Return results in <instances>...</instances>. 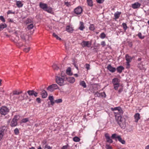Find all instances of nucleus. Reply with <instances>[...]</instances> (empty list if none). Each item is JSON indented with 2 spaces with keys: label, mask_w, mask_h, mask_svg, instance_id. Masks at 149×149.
Returning a JSON list of instances; mask_svg holds the SVG:
<instances>
[{
  "label": "nucleus",
  "mask_w": 149,
  "mask_h": 149,
  "mask_svg": "<svg viewBox=\"0 0 149 149\" xmlns=\"http://www.w3.org/2000/svg\"><path fill=\"white\" fill-rule=\"evenodd\" d=\"M112 111H115L114 112L116 119L118 124L122 129H124L126 127V119L123 116L120 115L123 113V111L121 108L120 107L112 108Z\"/></svg>",
  "instance_id": "obj_1"
},
{
  "label": "nucleus",
  "mask_w": 149,
  "mask_h": 149,
  "mask_svg": "<svg viewBox=\"0 0 149 149\" xmlns=\"http://www.w3.org/2000/svg\"><path fill=\"white\" fill-rule=\"evenodd\" d=\"M22 93L23 91L22 90H13L10 94V99L12 100L18 99L19 95Z\"/></svg>",
  "instance_id": "obj_2"
},
{
  "label": "nucleus",
  "mask_w": 149,
  "mask_h": 149,
  "mask_svg": "<svg viewBox=\"0 0 149 149\" xmlns=\"http://www.w3.org/2000/svg\"><path fill=\"white\" fill-rule=\"evenodd\" d=\"M39 7L43 10L48 13H53L52 8L50 7H48L46 3L40 2L39 3Z\"/></svg>",
  "instance_id": "obj_3"
},
{
  "label": "nucleus",
  "mask_w": 149,
  "mask_h": 149,
  "mask_svg": "<svg viewBox=\"0 0 149 149\" xmlns=\"http://www.w3.org/2000/svg\"><path fill=\"white\" fill-rule=\"evenodd\" d=\"M65 79H66L65 77L61 78L58 76L56 77V83L61 86H63L65 84L64 83V80Z\"/></svg>",
  "instance_id": "obj_4"
},
{
  "label": "nucleus",
  "mask_w": 149,
  "mask_h": 149,
  "mask_svg": "<svg viewBox=\"0 0 149 149\" xmlns=\"http://www.w3.org/2000/svg\"><path fill=\"white\" fill-rule=\"evenodd\" d=\"M112 139H114L116 141L118 140L123 144H125V141L122 139L120 136H118L115 134H112Z\"/></svg>",
  "instance_id": "obj_5"
},
{
  "label": "nucleus",
  "mask_w": 149,
  "mask_h": 149,
  "mask_svg": "<svg viewBox=\"0 0 149 149\" xmlns=\"http://www.w3.org/2000/svg\"><path fill=\"white\" fill-rule=\"evenodd\" d=\"M9 111V109L6 107H3L0 109V113L2 115H5L8 114Z\"/></svg>",
  "instance_id": "obj_6"
},
{
  "label": "nucleus",
  "mask_w": 149,
  "mask_h": 149,
  "mask_svg": "<svg viewBox=\"0 0 149 149\" xmlns=\"http://www.w3.org/2000/svg\"><path fill=\"white\" fill-rule=\"evenodd\" d=\"M20 33H21L20 38L21 40L24 42H26V41L29 39V36L23 31H21Z\"/></svg>",
  "instance_id": "obj_7"
},
{
  "label": "nucleus",
  "mask_w": 149,
  "mask_h": 149,
  "mask_svg": "<svg viewBox=\"0 0 149 149\" xmlns=\"http://www.w3.org/2000/svg\"><path fill=\"white\" fill-rule=\"evenodd\" d=\"M28 98L26 92L20 94L18 96V100L19 101H22L26 100Z\"/></svg>",
  "instance_id": "obj_8"
},
{
  "label": "nucleus",
  "mask_w": 149,
  "mask_h": 149,
  "mask_svg": "<svg viewBox=\"0 0 149 149\" xmlns=\"http://www.w3.org/2000/svg\"><path fill=\"white\" fill-rule=\"evenodd\" d=\"M125 60L127 61L126 63V65L127 66L126 68H130V63L131 62L132 60V58L131 56H129L128 54H127L125 55Z\"/></svg>",
  "instance_id": "obj_9"
},
{
  "label": "nucleus",
  "mask_w": 149,
  "mask_h": 149,
  "mask_svg": "<svg viewBox=\"0 0 149 149\" xmlns=\"http://www.w3.org/2000/svg\"><path fill=\"white\" fill-rule=\"evenodd\" d=\"M58 88V86L56 84H52V85L49 86L47 89L48 91L50 92H53L55 90L57 89Z\"/></svg>",
  "instance_id": "obj_10"
},
{
  "label": "nucleus",
  "mask_w": 149,
  "mask_h": 149,
  "mask_svg": "<svg viewBox=\"0 0 149 149\" xmlns=\"http://www.w3.org/2000/svg\"><path fill=\"white\" fill-rule=\"evenodd\" d=\"M14 41L15 43H16L17 46L19 47H20L23 46V43L19 41L18 36H16V37L14 39Z\"/></svg>",
  "instance_id": "obj_11"
},
{
  "label": "nucleus",
  "mask_w": 149,
  "mask_h": 149,
  "mask_svg": "<svg viewBox=\"0 0 149 149\" xmlns=\"http://www.w3.org/2000/svg\"><path fill=\"white\" fill-rule=\"evenodd\" d=\"M18 116L15 115L14 116V118L11 121L10 125L11 127H14L16 126L17 124V121L18 119H17Z\"/></svg>",
  "instance_id": "obj_12"
},
{
  "label": "nucleus",
  "mask_w": 149,
  "mask_h": 149,
  "mask_svg": "<svg viewBox=\"0 0 149 149\" xmlns=\"http://www.w3.org/2000/svg\"><path fill=\"white\" fill-rule=\"evenodd\" d=\"M81 45L83 47H90L91 45V42L88 41H83L81 43Z\"/></svg>",
  "instance_id": "obj_13"
},
{
  "label": "nucleus",
  "mask_w": 149,
  "mask_h": 149,
  "mask_svg": "<svg viewBox=\"0 0 149 149\" xmlns=\"http://www.w3.org/2000/svg\"><path fill=\"white\" fill-rule=\"evenodd\" d=\"M26 92L29 96L34 95L35 97H37L38 96V93L33 90H29Z\"/></svg>",
  "instance_id": "obj_14"
},
{
  "label": "nucleus",
  "mask_w": 149,
  "mask_h": 149,
  "mask_svg": "<svg viewBox=\"0 0 149 149\" xmlns=\"http://www.w3.org/2000/svg\"><path fill=\"white\" fill-rule=\"evenodd\" d=\"M83 9L80 6H78L74 10V13L77 14H81L82 12Z\"/></svg>",
  "instance_id": "obj_15"
},
{
  "label": "nucleus",
  "mask_w": 149,
  "mask_h": 149,
  "mask_svg": "<svg viewBox=\"0 0 149 149\" xmlns=\"http://www.w3.org/2000/svg\"><path fill=\"white\" fill-rule=\"evenodd\" d=\"M66 31L70 33H72L74 30L73 27L70 25H68L66 27Z\"/></svg>",
  "instance_id": "obj_16"
},
{
  "label": "nucleus",
  "mask_w": 149,
  "mask_h": 149,
  "mask_svg": "<svg viewBox=\"0 0 149 149\" xmlns=\"http://www.w3.org/2000/svg\"><path fill=\"white\" fill-rule=\"evenodd\" d=\"M141 4L137 2L132 4V7L133 9H136L139 8Z\"/></svg>",
  "instance_id": "obj_17"
},
{
  "label": "nucleus",
  "mask_w": 149,
  "mask_h": 149,
  "mask_svg": "<svg viewBox=\"0 0 149 149\" xmlns=\"http://www.w3.org/2000/svg\"><path fill=\"white\" fill-rule=\"evenodd\" d=\"M105 136L107 142L109 143H111L112 139H110L109 134L107 133H106L105 134Z\"/></svg>",
  "instance_id": "obj_18"
},
{
  "label": "nucleus",
  "mask_w": 149,
  "mask_h": 149,
  "mask_svg": "<svg viewBox=\"0 0 149 149\" xmlns=\"http://www.w3.org/2000/svg\"><path fill=\"white\" fill-rule=\"evenodd\" d=\"M40 95L42 98H45L47 96V92L44 90L42 91V92L40 93Z\"/></svg>",
  "instance_id": "obj_19"
},
{
  "label": "nucleus",
  "mask_w": 149,
  "mask_h": 149,
  "mask_svg": "<svg viewBox=\"0 0 149 149\" xmlns=\"http://www.w3.org/2000/svg\"><path fill=\"white\" fill-rule=\"evenodd\" d=\"M121 14V12H117L114 14V18H113L115 20L119 18Z\"/></svg>",
  "instance_id": "obj_20"
},
{
  "label": "nucleus",
  "mask_w": 149,
  "mask_h": 149,
  "mask_svg": "<svg viewBox=\"0 0 149 149\" xmlns=\"http://www.w3.org/2000/svg\"><path fill=\"white\" fill-rule=\"evenodd\" d=\"M79 27V29L81 31H83L85 28V26H84V24L83 22H80Z\"/></svg>",
  "instance_id": "obj_21"
},
{
  "label": "nucleus",
  "mask_w": 149,
  "mask_h": 149,
  "mask_svg": "<svg viewBox=\"0 0 149 149\" xmlns=\"http://www.w3.org/2000/svg\"><path fill=\"white\" fill-rule=\"evenodd\" d=\"M140 114L138 113L135 114L134 117L135 120V122L137 123L138 122L139 120L140 119Z\"/></svg>",
  "instance_id": "obj_22"
},
{
  "label": "nucleus",
  "mask_w": 149,
  "mask_h": 149,
  "mask_svg": "<svg viewBox=\"0 0 149 149\" xmlns=\"http://www.w3.org/2000/svg\"><path fill=\"white\" fill-rule=\"evenodd\" d=\"M124 68L122 66H120L117 68L116 70L117 72L120 73L122 72V71L124 70Z\"/></svg>",
  "instance_id": "obj_23"
},
{
  "label": "nucleus",
  "mask_w": 149,
  "mask_h": 149,
  "mask_svg": "<svg viewBox=\"0 0 149 149\" xmlns=\"http://www.w3.org/2000/svg\"><path fill=\"white\" fill-rule=\"evenodd\" d=\"M68 81L70 83H73L75 81V79L73 77H70L68 78H66Z\"/></svg>",
  "instance_id": "obj_24"
},
{
  "label": "nucleus",
  "mask_w": 149,
  "mask_h": 149,
  "mask_svg": "<svg viewBox=\"0 0 149 149\" xmlns=\"http://www.w3.org/2000/svg\"><path fill=\"white\" fill-rule=\"evenodd\" d=\"M120 81L117 78H115L112 80V82L114 84H119Z\"/></svg>",
  "instance_id": "obj_25"
},
{
  "label": "nucleus",
  "mask_w": 149,
  "mask_h": 149,
  "mask_svg": "<svg viewBox=\"0 0 149 149\" xmlns=\"http://www.w3.org/2000/svg\"><path fill=\"white\" fill-rule=\"evenodd\" d=\"M16 4L17 7L18 8H21L23 6V4L22 3L21 1H17Z\"/></svg>",
  "instance_id": "obj_26"
},
{
  "label": "nucleus",
  "mask_w": 149,
  "mask_h": 149,
  "mask_svg": "<svg viewBox=\"0 0 149 149\" xmlns=\"http://www.w3.org/2000/svg\"><path fill=\"white\" fill-rule=\"evenodd\" d=\"M89 29L90 30L93 31L95 29V27L94 24H91L89 27Z\"/></svg>",
  "instance_id": "obj_27"
},
{
  "label": "nucleus",
  "mask_w": 149,
  "mask_h": 149,
  "mask_svg": "<svg viewBox=\"0 0 149 149\" xmlns=\"http://www.w3.org/2000/svg\"><path fill=\"white\" fill-rule=\"evenodd\" d=\"M80 85L83 87L84 88H85L86 87V86L84 81H81L80 83Z\"/></svg>",
  "instance_id": "obj_28"
},
{
  "label": "nucleus",
  "mask_w": 149,
  "mask_h": 149,
  "mask_svg": "<svg viewBox=\"0 0 149 149\" xmlns=\"http://www.w3.org/2000/svg\"><path fill=\"white\" fill-rule=\"evenodd\" d=\"M7 26L6 24L0 25V31L3 30L4 28L6 27Z\"/></svg>",
  "instance_id": "obj_29"
},
{
  "label": "nucleus",
  "mask_w": 149,
  "mask_h": 149,
  "mask_svg": "<svg viewBox=\"0 0 149 149\" xmlns=\"http://www.w3.org/2000/svg\"><path fill=\"white\" fill-rule=\"evenodd\" d=\"M88 5L90 6H92L93 5V1L92 0H87Z\"/></svg>",
  "instance_id": "obj_30"
},
{
  "label": "nucleus",
  "mask_w": 149,
  "mask_h": 149,
  "mask_svg": "<svg viewBox=\"0 0 149 149\" xmlns=\"http://www.w3.org/2000/svg\"><path fill=\"white\" fill-rule=\"evenodd\" d=\"M52 67L53 69L55 70H57L59 69V67L56 64H54Z\"/></svg>",
  "instance_id": "obj_31"
},
{
  "label": "nucleus",
  "mask_w": 149,
  "mask_h": 149,
  "mask_svg": "<svg viewBox=\"0 0 149 149\" xmlns=\"http://www.w3.org/2000/svg\"><path fill=\"white\" fill-rule=\"evenodd\" d=\"M74 141L76 142H79L80 140V139L77 136H75L73 138Z\"/></svg>",
  "instance_id": "obj_32"
},
{
  "label": "nucleus",
  "mask_w": 149,
  "mask_h": 149,
  "mask_svg": "<svg viewBox=\"0 0 149 149\" xmlns=\"http://www.w3.org/2000/svg\"><path fill=\"white\" fill-rule=\"evenodd\" d=\"M138 67L141 70H146V69L143 67V65H141V64H139Z\"/></svg>",
  "instance_id": "obj_33"
},
{
  "label": "nucleus",
  "mask_w": 149,
  "mask_h": 149,
  "mask_svg": "<svg viewBox=\"0 0 149 149\" xmlns=\"http://www.w3.org/2000/svg\"><path fill=\"white\" fill-rule=\"evenodd\" d=\"M33 27V25L32 23L28 25L27 26V28L28 30H31L32 29Z\"/></svg>",
  "instance_id": "obj_34"
},
{
  "label": "nucleus",
  "mask_w": 149,
  "mask_h": 149,
  "mask_svg": "<svg viewBox=\"0 0 149 149\" xmlns=\"http://www.w3.org/2000/svg\"><path fill=\"white\" fill-rule=\"evenodd\" d=\"M113 84L114 86V88L115 90H117L119 86V84Z\"/></svg>",
  "instance_id": "obj_35"
},
{
  "label": "nucleus",
  "mask_w": 149,
  "mask_h": 149,
  "mask_svg": "<svg viewBox=\"0 0 149 149\" xmlns=\"http://www.w3.org/2000/svg\"><path fill=\"white\" fill-rule=\"evenodd\" d=\"M122 25L123 26L124 30L125 31L127 28V26L126 24L125 23H123Z\"/></svg>",
  "instance_id": "obj_36"
},
{
  "label": "nucleus",
  "mask_w": 149,
  "mask_h": 149,
  "mask_svg": "<svg viewBox=\"0 0 149 149\" xmlns=\"http://www.w3.org/2000/svg\"><path fill=\"white\" fill-rule=\"evenodd\" d=\"M53 36L54 37H55L56 39L57 40H61V38L59 37L57 35H56L55 33H53Z\"/></svg>",
  "instance_id": "obj_37"
},
{
  "label": "nucleus",
  "mask_w": 149,
  "mask_h": 149,
  "mask_svg": "<svg viewBox=\"0 0 149 149\" xmlns=\"http://www.w3.org/2000/svg\"><path fill=\"white\" fill-rule=\"evenodd\" d=\"M48 99L50 100V102H54L53 101L54 99L53 96H49Z\"/></svg>",
  "instance_id": "obj_38"
},
{
  "label": "nucleus",
  "mask_w": 149,
  "mask_h": 149,
  "mask_svg": "<svg viewBox=\"0 0 149 149\" xmlns=\"http://www.w3.org/2000/svg\"><path fill=\"white\" fill-rule=\"evenodd\" d=\"M5 128L6 127L5 126H2V128L0 129V133L4 134V132Z\"/></svg>",
  "instance_id": "obj_39"
},
{
  "label": "nucleus",
  "mask_w": 149,
  "mask_h": 149,
  "mask_svg": "<svg viewBox=\"0 0 149 149\" xmlns=\"http://www.w3.org/2000/svg\"><path fill=\"white\" fill-rule=\"evenodd\" d=\"M14 132L15 134L18 135L19 133V130L17 128H16L14 130Z\"/></svg>",
  "instance_id": "obj_40"
},
{
  "label": "nucleus",
  "mask_w": 149,
  "mask_h": 149,
  "mask_svg": "<svg viewBox=\"0 0 149 149\" xmlns=\"http://www.w3.org/2000/svg\"><path fill=\"white\" fill-rule=\"evenodd\" d=\"M26 24H28L30 23H32V20L28 18L26 20Z\"/></svg>",
  "instance_id": "obj_41"
},
{
  "label": "nucleus",
  "mask_w": 149,
  "mask_h": 149,
  "mask_svg": "<svg viewBox=\"0 0 149 149\" xmlns=\"http://www.w3.org/2000/svg\"><path fill=\"white\" fill-rule=\"evenodd\" d=\"M106 35L104 33H102L100 36V37L102 39H104L106 37Z\"/></svg>",
  "instance_id": "obj_42"
},
{
  "label": "nucleus",
  "mask_w": 149,
  "mask_h": 149,
  "mask_svg": "<svg viewBox=\"0 0 149 149\" xmlns=\"http://www.w3.org/2000/svg\"><path fill=\"white\" fill-rule=\"evenodd\" d=\"M64 4L68 7H70L71 5V3L68 2H64Z\"/></svg>",
  "instance_id": "obj_43"
},
{
  "label": "nucleus",
  "mask_w": 149,
  "mask_h": 149,
  "mask_svg": "<svg viewBox=\"0 0 149 149\" xmlns=\"http://www.w3.org/2000/svg\"><path fill=\"white\" fill-rule=\"evenodd\" d=\"M29 121V118H26L23 119L22 120V122L23 123H25Z\"/></svg>",
  "instance_id": "obj_44"
},
{
  "label": "nucleus",
  "mask_w": 149,
  "mask_h": 149,
  "mask_svg": "<svg viewBox=\"0 0 149 149\" xmlns=\"http://www.w3.org/2000/svg\"><path fill=\"white\" fill-rule=\"evenodd\" d=\"M30 47H29L28 48H26L24 49L23 51L24 52L27 53L30 50Z\"/></svg>",
  "instance_id": "obj_45"
},
{
  "label": "nucleus",
  "mask_w": 149,
  "mask_h": 149,
  "mask_svg": "<svg viewBox=\"0 0 149 149\" xmlns=\"http://www.w3.org/2000/svg\"><path fill=\"white\" fill-rule=\"evenodd\" d=\"M71 69L70 68H68L66 70V72L68 74L70 75H71L72 74H70Z\"/></svg>",
  "instance_id": "obj_46"
},
{
  "label": "nucleus",
  "mask_w": 149,
  "mask_h": 149,
  "mask_svg": "<svg viewBox=\"0 0 149 149\" xmlns=\"http://www.w3.org/2000/svg\"><path fill=\"white\" fill-rule=\"evenodd\" d=\"M138 36L141 39H143L144 38V36H142V34L141 33L139 32L138 34Z\"/></svg>",
  "instance_id": "obj_47"
},
{
  "label": "nucleus",
  "mask_w": 149,
  "mask_h": 149,
  "mask_svg": "<svg viewBox=\"0 0 149 149\" xmlns=\"http://www.w3.org/2000/svg\"><path fill=\"white\" fill-rule=\"evenodd\" d=\"M107 69L110 72H112V66L111 65H109L107 67Z\"/></svg>",
  "instance_id": "obj_48"
},
{
  "label": "nucleus",
  "mask_w": 149,
  "mask_h": 149,
  "mask_svg": "<svg viewBox=\"0 0 149 149\" xmlns=\"http://www.w3.org/2000/svg\"><path fill=\"white\" fill-rule=\"evenodd\" d=\"M62 101V100L61 99H59L55 101V102H61Z\"/></svg>",
  "instance_id": "obj_49"
},
{
  "label": "nucleus",
  "mask_w": 149,
  "mask_h": 149,
  "mask_svg": "<svg viewBox=\"0 0 149 149\" xmlns=\"http://www.w3.org/2000/svg\"><path fill=\"white\" fill-rule=\"evenodd\" d=\"M106 147V149H112L111 147L110 146V145L107 144Z\"/></svg>",
  "instance_id": "obj_50"
},
{
  "label": "nucleus",
  "mask_w": 149,
  "mask_h": 149,
  "mask_svg": "<svg viewBox=\"0 0 149 149\" xmlns=\"http://www.w3.org/2000/svg\"><path fill=\"white\" fill-rule=\"evenodd\" d=\"M54 103H47V106H48V107H51L52 106H53Z\"/></svg>",
  "instance_id": "obj_51"
},
{
  "label": "nucleus",
  "mask_w": 149,
  "mask_h": 149,
  "mask_svg": "<svg viewBox=\"0 0 149 149\" xmlns=\"http://www.w3.org/2000/svg\"><path fill=\"white\" fill-rule=\"evenodd\" d=\"M0 20H1V21L3 22H5V19L3 18V17L2 16H0Z\"/></svg>",
  "instance_id": "obj_52"
},
{
  "label": "nucleus",
  "mask_w": 149,
  "mask_h": 149,
  "mask_svg": "<svg viewBox=\"0 0 149 149\" xmlns=\"http://www.w3.org/2000/svg\"><path fill=\"white\" fill-rule=\"evenodd\" d=\"M7 13V14H8V15L10 14H14L15 12H12V11L11 10H9L8 11Z\"/></svg>",
  "instance_id": "obj_53"
},
{
  "label": "nucleus",
  "mask_w": 149,
  "mask_h": 149,
  "mask_svg": "<svg viewBox=\"0 0 149 149\" xmlns=\"http://www.w3.org/2000/svg\"><path fill=\"white\" fill-rule=\"evenodd\" d=\"M86 68L87 69V70H88L90 69V65L88 64H86Z\"/></svg>",
  "instance_id": "obj_54"
},
{
  "label": "nucleus",
  "mask_w": 149,
  "mask_h": 149,
  "mask_svg": "<svg viewBox=\"0 0 149 149\" xmlns=\"http://www.w3.org/2000/svg\"><path fill=\"white\" fill-rule=\"evenodd\" d=\"M0 92L2 93H3L5 92V91L3 89V88H0Z\"/></svg>",
  "instance_id": "obj_55"
},
{
  "label": "nucleus",
  "mask_w": 149,
  "mask_h": 149,
  "mask_svg": "<svg viewBox=\"0 0 149 149\" xmlns=\"http://www.w3.org/2000/svg\"><path fill=\"white\" fill-rule=\"evenodd\" d=\"M45 148H47V149H51L52 148L48 145H46L45 146Z\"/></svg>",
  "instance_id": "obj_56"
},
{
  "label": "nucleus",
  "mask_w": 149,
  "mask_h": 149,
  "mask_svg": "<svg viewBox=\"0 0 149 149\" xmlns=\"http://www.w3.org/2000/svg\"><path fill=\"white\" fill-rule=\"evenodd\" d=\"M68 144H67L65 146H63L61 149H66L68 148Z\"/></svg>",
  "instance_id": "obj_57"
},
{
  "label": "nucleus",
  "mask_w": 149,
  "mask_h": 149,
  "mask_svg": "<svg viewBox=\"0 0 149 149\" xmlns=\"http://www.w3.org/2000/svg\"><path fill=\"white\" fill-rule=\"evenodd\" d=\"M101 44L103 47H104L106 45L105 42L104 41L102 42Z\"/></svg>",
  "instance_id": "obj_58"
},
{
  "label": "nucleus",
  "mask_w": 149,
  "mask_h": 149,
  "mask_svg": "<svg viewBox=\"0 0 149 149\" xmlns=\"http://www.w3.org/2000/svg\"><path fill=\"white\" fill-rule=\"evenodd\" d=\"M65 72H62L61 74V77H62L64 78V77H65Z\"/></svg>",
  "instance_id": "obj_59"
},
{
  "label": "nucleus",
  "mask_w": 149,
  "mask_h": 149,
  "mask_svg": "<svg viewBox=\"0 0 149 149\" xmlns=\"http://www.w3.org/2000/svg\"><path fill=\"white\" fill-rule=\"evenodd\" d=\"M4 134L0 133V141L1 140L3 137Z\"/></svg>",
  "instance_id": "obj_60"
},
{
  "label": "nucleus",
  "mask_w": 149,
  "mask_h": 149,
  "mask_svg": "<svg viewBox=\"0 0 149 149\" xmlns=\"http://www.w3.org/2000/svg\"><path fill=\"white\" fill-rule=\"evenodd\" d=\"M96 1L97 2L99 3H102L103 1L102 0H96Z\"/></svg>",
  "instance_id": "obj_61"
},
{
  "label": "nucleus",
  "mask_w": 149,
  "mask_h": 149,
  "mask_svg": "<svg viewBox=\"0 0 149 149\" xmlns=\"http://www.w3.org/2000/svg\"><path fill=\"white\" fill-rule=\"evenodd\" d=\"M36 102H40V98H37L36 99Z\"/></svg>",
  "instance_id": "obj_62"
},
{
  "label": "nucleus",
  "mask_w": 149,
  "mask_h": 149,
  "mask_svg": "<svg viewBox=\"0 0 149 149\" xmlns=\"http://www.w3.org/2000/svg\"><path fill=\"white\" fill-rule=\"evenodd\" d=\"M18 32H19V31H16L14 32V34H15V35L16 36H18Z\"/></svg>",
  "instance_id": "obj_63"
},
{
  "label": "nucleus",
  "mask_w": 149,
  "mask_h": 149,
  "mask_svg": "<svg viewBox=\"0 0 149 149\" xmlns=\"http://www.w3.org/2000/svg\"><path fill=\"white\" fill-rule=\"evenodd\" d=\"M116 70V69L112 67V72H114Z\"/></svg>",
  "instance_id": "obj_64"
}]
</instances>
